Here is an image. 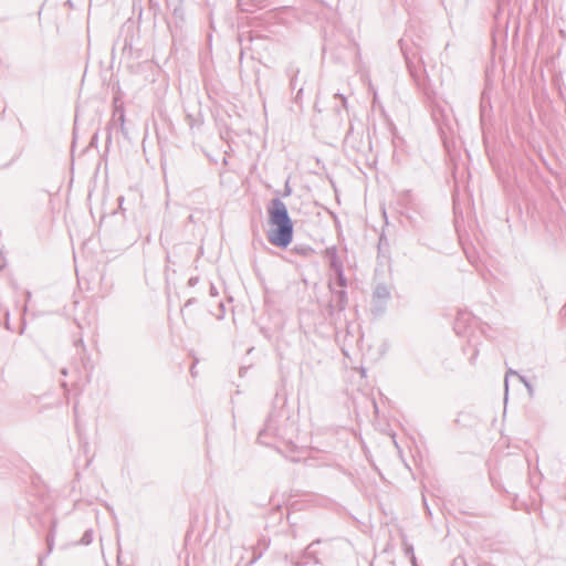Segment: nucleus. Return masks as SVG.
Returning a JSON list of instances; mask_svg holds the SVG:
<instances>
[{
  "instance_id": "1",
  "label": "nucleus",
  "mask_w": 566,
  "mask_h": 566,
  "mask_svg": "<svg viewBox=\"0 0 566 566\" xmlns=\"http://www.w3.org/2000/svg\"><path fill=\"white\" fill-rule=\"evenodd\" d=\"M270 231L269 241L276 247L286 248L293 239V223L289 217L285 205L274 199L269 208Z\"/></svg>"
}]
</instances>
